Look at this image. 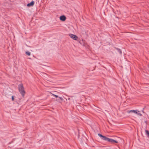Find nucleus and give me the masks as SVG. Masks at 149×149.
I'll return each instance as SVG.
<instances>
[{
  "mask_svg": "<svg viewBox=\"0 0 149 149\" xmlns=\"http://www.w3.org/2000/svg\"><path fill=\"white\" fill-rule=\"evenodd\" d=\"M52 95L54 96L56 98H57V97H58V96L54 94H52Z\"/></svg>",
  "mask_w": 149,
  "mask_h": 149,
  "instance_id": "nucleus-11",
  "label": "nucleus"
},
{
  "mask_svg": "<svg viewBox=\"0 0 149 149\" xmlns=\"http://www.w3.org/2000/svg\"><path fill=\"white\" fill-rule=\"evenodd\" d=\"M18 88L19 92L21 94L22 96L24 97V96L25 92L23 84H21L19 85Z\"/></svg>",
  "mask_w": 149,
  "mask_h": 149,
  "instance_id": "nucleus-2",
  "label": "nucleus"
},
{
  "mask_svg": "<svg viewBox=\"0 0 149 149\" xmlns=\"http://www.w3.org/2000/svg\"><path fill=\"white\" fill-rule=\"evenodd\" d=\"M98 135L104 141H107L108 142L111 143H118V142L117 141L113 139H110L107 137L105 136L102 135L100 134H98Z\"/></svg>",
  "mask_w": 149,
  "mask_h": 149,
  "instance_id": "nucleus-1",
  "label": "nucleus"
},
{
  "mask_svg": "<svg viewBox=\"0 0 149 149\" xmlns=\"http://www.w3.org/2000/svg\"><path fill=\"white\" fill-rule=\"evenodd\" d=\"M26 54L28 56H30L31 55V52H26Z\"/></svg>",
  "mask_w": 149,
  "mask_h": 149,
  "instance_id": "nucleus-10",
  "label": "nucleus"
},
{
  "mask_svg": "<svg viewBox=\"0 0 149 149\" xmlns=\"http://www.w3.org/2000/svg\"><path fill=\"white\" fill-rule=\"evenodd\" d=\"M69 36L71 38H72L73 39L76 40H77L78 37L76 35H74L73 34H69Z\"/></svg>",
  "mask_w": 149,
  "mask_h": 149,
  "instance_id": "nucleus-4",
  "label": "nucleus"
},
{
  "mask_svg": "<svg viewBox=\"0 0 149 149\" xmlns=\"http://www.w3.org/2000/svg\"><path fill=\"white\" fill-rule=\"evenodd\" d=\"M60 100L61 101H63V99L62 97H58V99L56 100L57 101H59Z\"/></svg>",
  "mask_w": 149,
  "mask_h": 149,
  "instance_id": "nucleus-9",
  "label": "nucleus"
},
{
  "mask_svg": "<svg viewBox=\"0 0 149 149\" xmlns=\"http://www.w3.org/2000/svg\"><path fill=\"white\" fill-rule=\"evenodd\" d=\"M60 19L62 21H64L66 19V18L64 15H62L60 16Z\"/></svg>",
  "mask_w": 149,
  "mask_h": 149,
  "instance_id": "nucleus-5",
  "label": "nucleus"
},
{
  "mask_svg": "<svg viewBox=\"0 0 149 149\" xmlns=\"http://www.w3.org/2000/svg\"><path fill=\"white\" fill-rule=\"evenodd\" d=\"M144 108H143V110H142V111L143 113H144Z\"/></svg>",
  "mask_w": 149,
  "mask_h": 149,
  "instance_id": "nucleus-13",
  "label": "nucleus"
},
{
  "mask_svg": "<svg viewBox=\"0 0 149 149\" xmlns=\"http://www.w3.org/2000/svg\"><path fill=\"white\" fill-rule=\"evenodd\" d=\"M139 111L138 110H131L130 111H127V112L128 113H130L131 112L137 114V115H139L140 116H142V114L140 113H138Z\"/></svg>",
  "mask_w": 149,
  "mask_h": 149,
  "instance_id": "nucleus-3",
  "label": "nucleus"
},
{
  "mask_svg": "<svg viewBox=\"0 0 149 149\" xmlns=\"http://www.w3.org/2000/svg\"><path fill=\"white\" fill-rule=\"evenodd\" d=\"M115 48L118 51L120 54H122V52L121 50L120 49L116 47H115Z\"/></svg>",
  "mask_w": 149,
  "mask_h": 149,
  "instance_id": "nucleus-7",
  "label": "nucleus"
},
{
  "mask_svg": "<svg viewBox=\"0 0 149 149\" xmlns=\"http://www.w3.org/2000/svg\"><path fill=\"white\" fill-rule=\"evenodd\" d=\"M34 4V2L33 1H32L30 3L27 4V6L28 7H30L33 6Z\"/></svg>",
  "mask_w": 149,
  "mask_h": 149,
  "instance_id": "nucleus-6",
  "label": "nucleus"
},
{
  "mask_svg": "<svg viewBox=\"0 0 149 149\" xmlns=\"http://www.w3.org/2000/svg\"><path fill=\"white\" fill-rule=\"evenodd\" d=\"M11 99H12V101H13L14 100V96H12V98H11Z\"/></svg>",
  "mask_w": 149,
  "mask_h": 149,
  "instance_id": "nucleus-12",
  "label": "nucleus"
},
{
  "mask_svg": "<svg viewBox=\"0 0 149 149\" xmlns=\"http://www.w3.org/2000/svg\"><path fill=\"white\" fill-rule=\"evenodd\" d=\"M145 132L147 137L149 138V131L148 130H146Z\"/></svg>",
  "mask_w": 149,
  "mask_h": 149,
  "instance_id": "nucleus-8",
  "label": "nucleus"
}]
</instances>
